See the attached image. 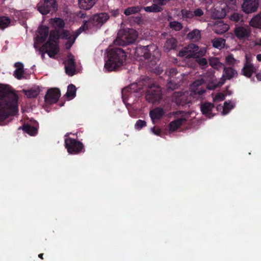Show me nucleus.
Here are the masks:
<instances>
[{
    "instance_id": "f257e3e1",
    "label": "nucleus",
    "mask_w": 261,
    "mask_h": 261,
    "mask_svg": "<svg viewBox=\"0 0 261 261\" xmlns=\"http://www.w3.org/2000/svg\"><path fill=\"white\" fill-rule=\"evenodd\" d=\"M18 98L11 87L0 84V122L17 113Z\"/></svg>"
},
{
    "instance_id": "f03ea898",
    "label": "nucleus",
    "mask_w": 261,
    "mask_h": 261,
    "mask_svg": "<svg viewBox=\"0 0 261 261\" xmlns=\"http://www.w3.org/2000/svg\"><path fill=\"white\" fill-rule=\"evenodd\" d=\"M107 57L105 68L108 71L111 72L119 69L124 65L127 55L124 49L114 47L109 50Z\"/></svg>"
},
{
    "instance_id": "7ed1b4c3",
    "label": "nucleus",
    "mask_w": 261,
    "mask_h": 261,
    "mask_svg": "<svg viewBox=\"0 0 261 261\" xmlns=\"http://www.w3.org/2000/svg\"><path fill=\"white\" fill-rule=\"evenodd\" d=\"M137 32L133 29H122L118 31L114 43L119 46H126L136 40Z\"/></svg>"
},
{
    "instance_id": "20e7f679",
    "label": "nucleus",
    "mask_w": 261,
    "mask_h": 261,
    "mask_svg": "<svg viewBox=\"0 0 261 261\" xmlns=\"http://www.w3.org/2000/svg\"><path fill=\"white\" fill-rule=\"evenodd\" d=\"M65 147L67 152L71 154H77L85 151L83 144L70 137H67L64 140Z\"/></svg>"
},
{
    "instance_id": "39448f33",
    "label": "nucleus",
    "mask_w": 261,
    "mask_h": 261,
    "mask_svg": "<svg viewBox=\"0 0 261 261\" xmlns=\"http://www.w3.org/2000/svg\"><path fill=\"white\" fill-rule=\"evenodd\" d=\"M109 15L106 12H101L92 15L86 20L90 29H100L109 19Z\"/></svg>"
},
{
    "instance_id": "423d86ee",
    "label": "nucleus",
    "mask_w": 261,
    "mask_h": 261,
    "mask_svg": "<svg viewBox=\"0 0 261 261\" xmlns=\"http://www.w3.org/2000/svg\"><path fill=\"white\" fill-rule=\"evenodd\" d=\"M151 45H147L142 46L141 45H137L133 49V53L137 58H139V60L147 61V62L152 61V56L150 52V48L152 47Z\"/></svg>"
},
{
    "instance_id": "0eeeda50",
    "label": "nucleus",
    "mask_w": 261,
    "mask_h": 261,
    "mask_svg": "<svg viewBox=\"0 0 261 261\" xmlns=\"http://www.w3.org/2000/svg\"><path fill=\"white\" fill-rule=\"evenodd\" d=\"M145 98L149 103H155L160 102L162 98L161 88L154 84L149 86L146 92Z\"/></svg>"
},
{
    "instance_id": "6e6552de",
    "label": "nucleus",
    "mask_w": 261,
    "mask_h": 261,
    "mask_svg": "<svg viewBox=\"0 0 261 261\" xmlns=\"http://www.w3.org/2000/svg\"><path fill=\"white\" fill-rule=\"evenodd\" d=\"M37 9L43 15L56 12L58 9L56 0H43L37 5Z\"/></svg>"
},
{
    "instance_id": "1a4fd4ad",
    "label": "nucleus",
    "mask_w": 261,
    "mask_h": 261,
    "mask_svg": "<svg viewBox=\"0 0 261 261\" xmlns=\"http://www.w3.org/2000/svg\"><path fill=\"white\" fill-rule=\"evenodd\" d=\"M205 81L203 79L198 80L194 82L190 86V96L198 98L205 92V90L202 88L201 85L203 84Z\"/></svg>"
},
{
    "instance_id": "9d476101",
    "label": "nucleus",
    "mask_w": 261,
    "mask_h": 261,
    "mask_svg": "<svg viewBox=\"0 0 261 261\" xmlns=\"http://www.w3.org/2000/svg\"><path fill=\"white\" fill-rule=\"evenodd\" d=\"M61 96V92L58 88H50L48 89L44 97L46 103L53 105L56 103Z\"/></svg>"
},
{
    "instance_id": "9b49d317",
    "label": "nucleus",
    "mask_w": 261,
    "mask_h": 261,
    "mask_svg": "<svg viewBox=\"0 0 261 261\" xmlns=\"http://www.w3.org/2000/svg\"><path fill=\"white\" fill-rule=\"evenodd\" d=\"M50 58H54L59 52V47L57 42H53L47 40L42 47Z\"/></svg>"
},
{
    "instance_id": "f8f14e48",
    "label": "nucleus",
    "mask_w": 261,
    "mask_h": 261,
    "mask_svg": "<svg viewBox=\"0 0 261 261\" xmlns=\"http://www.w3.org/2000/svg\"><path fill=\"white\" fill-rule=\"evenodd\" d=\"M260 0H244L242 5V9L246 14L252 13L256 12L259 7Z\"/></svg>"
},
{
    "instance_id": "ddd939ff",
    "label": "nucleus",
    "mask_w": 261,
    "mask_h": 261,
    "mask_svg": "<svg viewBox=\"0 0 261 261\" xmlns=\"http://www.w3.org/2000/svg\"><path fill=\"white\" fill-rule=\"evenodd\" d=\"M65 64L66 73L69 76H73L75 73L76 64L74 57L71 54H69L68 59L63 62Z\"/></svg>"
},
{
    "instance_id": "4468645a",
    "label": "nucleus",
    "mask_w": 261,
    "mask_h": 261,
    "mask_svg": "<svg viewBox=\"0 0 261 261\" xmlns=\"http://www.w3.org/2000/svg\"><path fill=\"white\" fill-rule=\"evenodd\" d=\"M234 34L238 39L244 40L250 36V30L248 27L236 25L233 30Z\"/></svg>"
},
{
    "instance_id": "2eb2a0df",
    "label": "nucleus",
    "mask_w": 261,
    "mask_h": 261,
    "mask_svg": "<svg viewBox=\"0 0 261 261\" xmlns=\"http://www.w3.org/2000/svg\"><path fill=\"white\" fill-rule=\"evenodd\" d=\"M215 108V107L213 103L204 102L201 103L200 110L202 114L208 118H211L216 115V114L213 112V110Z\"/></svg>"
},
{
    "instance_id": "dca6fc26",
    "label": "nucleus",
    "mask_w": 261,
    "mask_h": 261,
    "mask_svg": "<svg viewBox=\"0 0 261 261\" xmlns=\"http://www.w3.org/2000/svg\"><path fill=\"white\" fill-rule=\"evenodd\" d=\"M198 47L195 44H190L188 47H185L178 53V56L187 58H194L196 56L195 51H197Z\"/></svg>"
},
{
    "instance_id": "f3484780",
    "label": "nucleus",
    "mask_w": 261,
    "mask_h": 261,
    "mask_svg": "<svg viewBox=\"0 0 261 261\" xmlns=\"http://www.w3.org/2000/svg\"><path fill=\"white\" fill-rule=\"evenodd\" d=\"M37 32L38 35L36 37V41L39 43H43L48 36L49 28L47 26L40 25L38 29Z\"/></svg>"
},
{
    "instance_id": "a211bd4d",
    "label": "nucleus",
    "mask_w": 261,
    "mask_h": 261,
    "mask_svg": "<svg viewBox=\"0 0 261 261\" xmlns=\"http://www.w3.org/2000/svg\"><path fill=\"white\" fill-rule=\"evenodd\" d=\"M256 68L248 60L244 64L243 68L241 70L242 74L245 76L250 78L253 73L256 72Z\"/></svg>"
},
{
    "instance_id": "6ab92c4d",
    "label": "nucleus",
    "mask_w": 261,
    "mask_h": 261,
    "mask_svg": "<svg viewBox=\"0 0 261 261\" xmlns=\"http://www.w3.org/2000/svg\"><path fill=\"white\" fill-rule=\"evenodd\" d=\"M177 44L178 42L175 38L173 37L167 38L163 47L164 50L165 51L169 52L171 50L176 49Z\"/></svg>"
},
{
    "instance_id": "aec40b11",
    "label": "nucleus",
    "mask_w": 261,
    "mask_h": 261,
    "mask_svg": "<svg viewBox=\"0 0 261 261\" xmlns=\"http://www.w3.org/2000/svg\"><path fill=\"white\" fill-rule=\"evenodd\" d=\"M191 101V98L188 97L185 94H178L175 98V102L177 106H184Z\"/></svg>"
},
{
    "instance_id": "412c9836",
    "label": "nucleus",
    "mask_w": 261,
    "mask_h": 261,
    "mask_svg": "<svg viewBox=\"0 0 261 261\" xmlns=\"http://www.w3.org/2000/svg\"><path fill=\"white\" fill-rule=\"evenodd\" d=\"M165 114L164 110L160 107H157L149 112V115L152 120H160Z\"/></svg>"
},
{
    "instance_id": "4be33fe9",
    "label": "nucleus",
    "mask_w": 261,
    "mask_h": 261,
    "mask_svg": "<svg viewBox=\"0 0 261 261\" xmlns=\"http://www.w3.org/2000/svg\"><path fill=\"white\" fill-rule=\"evenodd\" d=\"M229 28L228 24L224 23L222 21H219L215 24L213 30L215 33L221 35L227 31Z\"/></svg>"
},
{
    "instance_id": "5701e85b",
    "label": "nucleus",
    "mask_w": 261,
    "mask_h": 261,
    "mask_svg": "<svg viewBox=\"0 0 261 261\" xmlns=\"http://www.w3.org/2000/svg\"><path fill=\"white\" fill-rule=\"evenodd\" d=\"M223 72V77H225L224 81H225V80H230L238 75L237 71L230 67H224ZM224 82H223L222 84H224Z\"/></svg>"
},
{
    "instance_id": "b1692460",
    "label": "nucleus",
    "mask_w": 261,
    "mask_h": 261,
    "mask_svg": "<svg viewBox=\"0 0 261 261\" xmlns=\"http://www.w3.org/2000/svg\"><path fill=\"white\" fill-rule=\"evenodd\" d=\"M187 121L185 118H179L170 122L169 129L171 131L177 130L182 124Z\"/></svg>"
},
{
    "instance_id": "393cba45",
    "label": "nucleus",
    "mask_w": 261,
    "mask_h": 261,
    "mask_svg": "<svg viewBox=\"0 0 261 261\" xmlns=\"http://www.w3.org/2000/svg\"><path fill=\"white\" fill-rule=\"evenodd\" d=\"M97 0H79V5L81 9L89 10L95 4Z\"/></svg>"
},
{
    "instance_id": "a878e982",
    "label": "nucleus",
    "mask_w": 261,
    "mask_h": 261,
    "mask_svg": "<svg viewBox=\"0 0 261 261\" xmlns=\"http://www.w3.org/2000/svg\"><path fill=\"white\" fill-rule=\"evenodd\" d=\"M15 67L16 69L14 71V76L18 80L22 79L24 72L23 65L20 62H17L15 64Z\"/></svg>"
},
{
    "instance_id": "bb28decb",
    "label": "nucleus",
    "mask_w": 261,
    "mask_h": 261,
    "mask_svg": "<svg viewBox=\"0 0 261 261\" xmlns=\"http://www.w3.org/2000/svg\"><path fill=\"white\" fill-rule=\"evenodd\" d=\"M209 64L210 66L216 70H220L224 67V64L220 62L219 58L216 57H211L209 59Z\"/></svg>"
},
{
    "instance_id": "cd10ccee",
    "label": "nucleus",
    "mask_w": 261,
    "mask_h": 261,
    "mask_svg": "<svg viewBox=\"0 0 261 261\" xmlns=\"http://www.w3.org/2000/svg\"><path fill=\"white\" fill-rule=\"evenodd\" d=\"M234 107L233 103L231 101H225L224 103V106H222L221 105L218 106L216 109L217 111L223 110L222 114L223 115H226L228 114L230 110H231Z\"/></svg>"
},
{
    "instance_id": "c85d7f7f",
    "label": "nucleus",
    "mask_w": 261,
    "mask_h": 261,
    "mask_svg": "<svg viewBox=\"0 0 261 261\" xmlns=\"http://www.w3.org/2000/svg\"><path fill=\"white\" fill-rule=\"evenodd\" d=\"M22 129L24 132L27 133L30 136H35L38 133V129L37 127L27 123L24 124L22 126Z\"/></svg>"
},
{
    "instance_id": "c756f323",
    "label": "nucleus",
    "mask_w": 261,
    "mask_h": 261,
    "mask_svg": "<svg viewBox=\"0 0 261 261\" xmlns=\"http://www.w3.org/2000/svg\"><path fill=\"white\" fill-rule=\"evenodd\" d=\"M249 23L253 28L261 29V12L254 16L251 19Z\"/></svg>"
},
{
    "instance_id": "7c9ffc66",
    "label": "nucleus",
    "mask_w": 261,
    "mask_h": 261,
    "mask_svg": "<svg viewBox=\"0 0 261 261\" xmlns=\"http://www.w3.org/2000/svg\"><path fill=\"white\" fill-rule=\"evenodd\" d=\"M141 9H143L145 10V11L147 12H153V13H157L162 12L163 10V8L154 3L150 6L144 7H141Z\"/></svg>"
},
{
    "instance_id": "2f4dec72",
    "label": "nucleus",
    "mask_w": 261,
    "mask_h": 261,
    "mask_svg": "<svg viewBox=\"0 0 261 261\" xmlns=\"http://www.w3.org/2000/svg\"><path fill=\"white\" fill-rule=\"evenodd\" d=\"M187 37L194 41H199L201 38L200 32L197 29H195L188 34Z\"/></svg>"
},
{
    "instance_id": "473e14b6",
    "label": "nucleus",
    "mask_w": 261,
    "mask_h": 261,
    "mask_svg": "<svg viewBox=\"0 0 261 261\" xmlns=\"http://www.w3.org/2000/svg\"><path fill=\"white\" fill-rule=\"evenodd\" d=\"M40 89L39 87L37 86L31 88L25 91V95L28 98H36L40 93Z\"/></svg>"
},
{
    "instance_id": "72a5a7b5",
    "label": "nucleus",
    "mask_w": 261,
    "mask_h": 261,
    "mask_svg": "<svg viewBox=\"0 0 261 261\" xmlns=\"http://www.w3.org/2000/svg\"><path fill=\"white\" fill-rule=\"evenodd\" d=\"M90 28L89 27L88 24H87V22L86 21V20L83 21V24L76 30L73 35H71L73 37H75V39L83 32L86 31Z\"/></svg>"
},
{
    "instance_id": "f704fd0d",
    "label": "nucleus",
    "mask_w": 261,
    "mask_h": 261,
    "mask_svg": "<svg viewBox=\"0 0 261 261\" xmlns=\"http://www.w3.org/2000/svg\"><path fill=\"white\" fill-rule=\"evenodd\" d=\"M76 88L75 86L74 85L71 84L69 85L67 87V90L66 93V96L68 98H70L72 99L76 96Z\"/></svg>"
},
{
    "instance_id": "c9c22d12",
    "label": "nucleus",
    "mask_w": 261,
    "mask_h": 261,
    "mask_svg": "<svg viewBox=\"0 0 261 261\" xmlns=\"http://www.w3.org/2000/svg\"><path fill=\"white\" fill-rule=\"evenodd\" d=\"M11 23L10 19L7 16H0V29L4 30L10 25Z\"/></svg>"
},
{
    "instance_id": "e433bc0d",
    "label": "nucleus",
    "mask_w": 261,
    "mask_h": 261,
    "mask_svg": "<svg viewBox=\"0 0 261 261\" xmlns=\"http://www.w3.org/2000/svg\"><path fill=\"white\" fill-rule=\"evenodd\" d=\"M213 45L215 48H222L224 47L225 40L221 38H218L212 40Z\"/></svg>"
},
{
    "instance_id": "4c0bfd02",
    "label": "nucleus",
    "mask_w": 261,
    "mask_h": 261,
    "mask_svg": "<svg viewBox=\"0 0 261 261\" xmlns=\"http://www.w3.org/2000/svg\"><path fill=\"white\" fill-rule=\"evenodd\" d=\"M195 59V62L200 66L202 68H205L207 66L208 62L206 58L199 57L196 53V56L194 57Z\"/></svg>"
},
{
    "instance_id": "58836bf2",
    "label": "nucleus",
    "mask_w": 261,
    "mask_h": 261,
    "mask_svg": "<svg viewBox=\"0 0 261 261\" xmlns=\"http://www.w3.org/2000/svg\"><path fill=\"white\" fill-rule=\"evenodd\" d=\"M141 9V7L139 6L130 7L125 9L124 13L126 15H130L140 12Z\"/></svg>"
},
{
    "instance_id": "ea45409f",
    "label": "nucleus",
    "mask_w": 261,
    "mask_h": 261,
    "mask_svg": "<svg viewBox=\"0 0 261 261\" xmlns=\"http://www.w3.org/2000/svg\"><path fill=\"white\" fill-rule=\"evenodd\" d=\"M230 20L232 21L238 23L243 22V15L238 13H234L230 15Z\"/></svg>"
},
{
    "instance_id": "a19ab883",
    "label": "nucleus",
    "mask_w": 261,
    "mask_h": 261,
    "mask_svg": "<svg viewBox=\"0 0 261 261\" xmlns=\"http://www.w3.org/2000/svg\"><path fill=\"white\" fill-rule=\"evenodd\" d=\"M60 38V33L58 31L55 30H51L50 32L49 39L50 41L53 42H56V40H58Z\"/></svg>"
},
{
    "instance_id": "79ce46f5",
    "label": "nucleus",
    "mask_w": 261,
    "mask_h": 261,
    "mask_svg": "<svg viewBox=\"0 0 261 261\" xmlns=\"http://www.w3.org/2000/svg\"><path fill=\"white\" fill-rule=\"evenodd\" d=\"M54 25L57 29H63L65 27V22L61 18H56L54 20Z\"/></svg>"
},
{
    "instance_id": "37998d69",
    "label": "nucleus",
    "mask_w": 261,
    "mask_h": 261,
    "mask_svg": "<svg viewBox=\"0 0 261 261\" xmlns=\"http://www.w3.org/2000/svg\"><path fill=\"white\" fill-rule=\"evenodd\" d=\"M181 14L184 18H192L193 17V12L186 9L181 10Z\"/></svg>"
},
{
    "instance_id": "c03bdc74",
    "label": "nucleus",
    "mask_w": 261,
    "mask_h": 261,
    "mask_svg": "<svg viewBox=\"0 0 261 261\" xmlns=\"http://www.w3.org/2000/svg\"><path fill=\"white\" fill-rule=\"evenodd\" d=\"M225 62L227 65L233 66L236 63V60L232 54H229L225 58Z\"/></svg>"
},
{
    "instance_id": "a18cd8bd",
    "label": "nucleus",
    "mask_w": 261,
    "mask_h": 261,
    "mask_svg": "<svg viewBox=\"0 0 261 261\" xmlns=\"http://www.w3.org/2000/svg\"><path fill=\"white\" fill-rule=\"evenodd\" d=\"M170 27L177 31L180 30L182 29V26L181 23L174 21L170 22Z\"/></svg>"
},
{
    "instance_id": "49530a36",
    "label": "nucleus",
    "mask_w": 261,
    "mask_h": 261,
    "mask_svg": "<svg viewBox=\"0 0 261 261\" xmlns=\"http://www.w3.org/2000/svg\"><path fill=\"white\" fill-rule=\"evenodd\" d=\"M167 86L168 89L172 90L176 89L178 87L176 82L174 81V79H168Z\"/></svg>"
},
{
    "instance_id": "de8ad7c7",
    "label": "nucleus",
    "mask_w": 261,
    "mask_h": 261,
    "mask_svg": "<svg viewBox=\"0 0 261 261\" xmlns=\"http://www.w3.org/2000/svg\"><path fill=\"white\" fill-rule=\"evenodd\" d=\"M67 40V42L65 43V46L67 49H70L75 42L76 39L75 37H73L70 35L69 37H68Z\"/></svg>"
},
{
    "instance_id": "09e8293b",
    "label": "nucleus",
    "mask_w": 261,
    "mask_h": 261,
    "mask_svg": "<svg viewBox=\"0 0 261 261\" xmlns=\"http://www.w3.org/2000/svg\"><path fill=\"white\" fill-rule=\"evenodd\" d=\"M146 126V122L144 120L139 119L135 124V128L137 129H141L143 127Z\"/></svg>"
},
{
    "instance_id": "8fccbe9b",
    "label": "nucleus",
    "mask_w": 261,
    "mask_h": 261,
    "mask_svg": "<svg viewBox=\"0 0 261 261\" xmlns=\"http://www.w3.org/2000/svg\"><path fill=\"white\" fill-rule=\"evenodd\" d=\"M204 14L203 10L201 8H197L193 12V16L201 17Z\"/></svg>"
},
{
    "instance_id": "3c124183",
    "label": "nucleus",
    "mask_w": 261,
    "mask_h": 261,
    "mask_svg": "<svg viewBox=\"0 0 261 261\" xmlns=\"http://www.w3.org/2000/svg\"><path fill=\"white\" fill-rule=\"evenodd\" d=\"M236 3L237 0H226V5L229 9H233Z\"/></svg>"
},
{
    "instance_id": "603ef678",
    "label": "nucleus",
    "mask_w": 261,
    "mask_h": 261,
    "mask_svg": "<svg viewBox=\"0 0 261 261\" xmlns=\"http://www.w3.org/2000/svg\"><path fill=\"white\" fill-rule=\"evenodd\" d=\"M170 0H153L154 3L162 7L165 5L167 3L169 2Z\"/></svg>"
},
{
    "instance_id": "864d4df0",
    "label": "nucleus",
    "mask_w": 261,
    "mask_h": 261,
    "mask_svg": "<svg viewBox=\"0 0 261 261\" xmlns=\"http://www.w3.org/2000/svg\"><path fill=\"white\" fill-rule=\"evenodd\" d=\"M177 73V70L175 68H172L169 69V79H172L174 76L176 75Z\"/></svg>"
},
{
    "instance_id": "5fc2aeb1",
    "label": "nucleus",
    "mask_w": 261,
    "mask_h": 261,
    "mask_svg": "<svg viewBox=\"0 0 261 261\" xmlns=\"http://www.w3.org/2000/svg\"><path fill=\"white\" fill-rule=\"evenodd\" d=\"M76 16L78 18H87L88 19L89 18L88 17L86 13L85 12V11H80L79 12H77L76 13Z\"/></svg>"
},
{
    "instance_id": "6e6d98bb",
    "label": "nucleus",
    "mask_w": 261,
    "mask_h": 261,
    "mask_svg": "<svg viewBox=\"0 0 261 261\" xmlns=\"http://www.w3.org/2000/svg\"><path fill=\"white\" fill-rule=\"evenodd\" d=\"M69 33L68 31L63 30L61 34H60V38L62 39H68V37H69Z\"/></svg>"
},
{
    "instance_id": "4d7b16f0",
    "label": "nucleus",
    "mask_w": 261,
    "mask_h": 261,
    "mask_svg": "<svg viewBox=\"0 0 261 261\" xmlns=\"http://www.w3.org/2000/svg\"><path fill=\"white\" fill-rule=\"evenodd\" d=\"M136 86V85L135 84H131L129 86L126 87L125 88H124L122 91V94H123L124 93H125L126 92H131L132 89Z\"/></svg>"
},
{
    "instance_id": "13d9d810",
    "label": "nucleus",
    "mask_w": 261,
    "mask_h": 261,
    "mask_svg": "<svg viewBox=\"0 0 261 261\" xmlns=\"http://www.w3.org/2000/svg\"><path fill=\"white\" fill-rule=\"evenodd\" d=\"M152 132L155 135L157 136L161 135V130L159 128L153 127L152 128Z\"/></svg>"
},
{
    "instance_id": "bf43d9fd",
    "label": "nucleus",
    "mask_w": 261,
    "mask_h": 261,
    "mask_svg": "<svg viewBox=\"0 0 261 261\" xmlns=\"http://www.w3.org/2000/svg\"><path fill=\"white\" fill-rule=\"evenodd\" d=\"M216 98L220 101H222L225 99V96L221 93H218L216 95Z\"/></svg>"
},
{
    "instance_id": "052dcab7",
    "label": "nucleus",
    "mask_w": 261,
    "mask_h": 261,
    "mask_svg": "<svg viewBox=\"0 0 261 261\" xmlns=\"http://www.w3.org/2000/svg\"><path fill=\"white\" fill-rule=\"evenodd\" d=\"M256 77L258 81H261V72L257 73L256 74Z\"/></svg>"
},
{
    "instance_id": "680f3d73",
    "label": "nucleus",
    "mask_w": 261,
    "mask_h": 261,
    "mask_svg": "<svg viewBox=\"0 0 261 261\" xmlns=\"http://www.w3.org/2000/svg\"><path fill=\"white\" fill-rule=\"evenodd\" d=\"M256 59L259 62H261V54H258L256 56Z\"/></svg>"
},
{
    "instance_id": "e2e57ef3",
    "label": "nucleus",
    "mask_w": 261,
    "mask_h": 261,
    "mask_svg": "<svg viewBox=\"0 0 261 261\" xmlns=\"http://www.w3.org/2000/svg\"><path fill=\"white\" fill-rule=\"evenodd\" d=\"M43 253H40L38 255V257L39 258H40L41 259H43Z\"/></svg>"
},
{
    "instance_id": "0e129e2a",
    "label": "nucleus",
    "mask_w": 261,
    "mask_h": 261,
    "mask_svg": "<svg viewBox=\"0 0 261 261\" xmlns=\"http://www.w3.org/2000/svg\"><path fill=\"white\" fill-rule=\"evenodd\" d=\"M117 14H118V10L115 11V12L113 14V16H116Z\"/></svg>"
},
{
    "instance_id": "69168bd1",
    "label": "nucleus",
    "mask_w": 261,
    "mask_h": 261,
    "mask_svg": "<svg viewBox=\"0 0 261 261\" xmlns=\"http://www.w3.org/2000/svg\"><path fill=\"white\" fill-rule=\"evenodd\" d=\"M258 44L261 45V38L260 39L259 41V43H258Z\"/></svg>"
},
{
    "instance_id": "338daca9",
    "label": "nucleus",
    "mask_w": 261,
    "mask_h": 261,
    "mask_svg": "<svg viewBox=\"0 0 261 261\" xmlns=\"http://www.w3.org/2000/svg\"><path fill=\"white\" fill-rule=\"evenodd\" d=\"M68 136V133L66 134L65 135V137H67Z\"/></svg>"
},
{
    "instance_id": "774afa93",
    "label": "nucleus",
    "mask_w": 261,
    "mask_h": 261,
    "mask_svg": "<svg viewBox=\"0 0 261 261\" xmlns=\"http://www.w3.org/2000/svg\"><path fill=\"white\" fill-rule=\"evenodd\" d=\"M42 57H44V55L43 54L42 55Z\"/></svg>"
}]
</instances>
